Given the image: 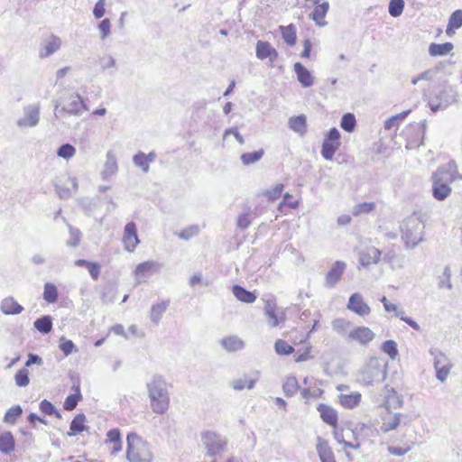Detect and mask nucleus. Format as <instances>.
<instances>
[{
  "label": "nucleus",
  "instance_id": "10",
  "mask_svg": "<svg viewBox=\"0 0 462 462\" xmlns=\"http://www.w3.org/2000/svg\"><path fill=\"white\" fill-rule=\"evenodd\" d=\"M86 110H88V107L84 104L82 97L79 94H72L64 100L63 106L59 112L80 116Z\"/></svg>",
  "mask_w": 462,
  "mask_h": 462
},
{
  "label": "nucleus",
  "instance_id": "56",
  "mask_svg": "<svg viewBox=\"0 0 462 462\" xmlns=\"http://www.w3.org/2000/svg\"><path fill=\"white\" fill-rule=\"evenodd\" d=\"M69 231V239L67 241V245L69 246L77 247L80 243V231L77 228L72 227L70 225H68Z\"/></svg>",
  "mask_w": 462,
  "mask_h": 462
},
{
  "label": "nucleus",
  "instance_id": "35",
  "mask_svg": "<svg viewBox=\"0 0 462 462\" xmlns=\"http://www.w3.org/2000/svg\"><path fill=\"white\" fill-rule=\"evenodd\" d=\"M299 383L295 376H289L285 379L282 390L287 397L293 396L299 390Z\"/></svg>",
  "mask_w": 462,
  "mask_h": 462
},
{
  "label": "nucleus",
  "instance_id": "54",
  "mask_svg": "<svg viewBox=\"0 0 462 462\" xmlns=\"http://www.w3.org/2000/svg\"><path fill=\"white\" fill-rule=\"evenodd\" d=\"M199 234V227L197 225L190 226L179 233V237L182 240H189Z\"/></svg>",
  "mask_w": 462,
  "mask_h": 462
},
{
  "label": "nucleus",
  "instance_id": "30",
  "mask_svg": "<svg viewBox=\"0 0 462 462\" xmlns=\"http://www.w3.org/2000/svg\"><path fill=\"white\" fill-rule=\"evenodd\" d=\"M170 305V300H162L160 303L153 304L151 308L150 319L151 320L158 324L161 320L162 315L166 311L167 308Z\"/></svg>",
  "mask_w": 462,
  "mask_h": 462
},
{
  "label": "nucleus",
  "instance_id": "44",
  "mask_svg": "<svg viewBox=\"0 0 462 462\" xmlns=\"http://www.w3.org/2000/svg\"><path fill=\"white\" fill-rule=\"evenodd\" d=\"M133 162L136 167L142 169V171L145 173L149 171L150 166L147 162L146 154L143 152H138L133 157Z\"/></svg>",
  "mask_w": 462,
  "mask_h": 462
},
{
  "label": "nucleus",
  "instance_id": "36",
  "mask_svg": "<svg viewBox=\"0 0 462 462\" xmlns=\"http://www.w3.org/2000/svg\"><path fill=\"white\" fill-rule=\"evenodd\" d=\"M282 36L284 42L292 46L296 43V29L293 24H290L288 26H281Z\"/></svg>",
  "mask_w": 462,
  "mask_h": 462
},
{
  "label": "nucleus",
  "instance_id": "1",
  "mask_svg": "<svg viewBox=\"0 0 462 462\" xmlns=\"http://www.w3.org/2000/svg\"><path fill=\"white\" fill-rule=\"evenodd\" d=\"M431 193L432 197L438 201H443L448 199L451 192V183L457 180H462V174L454 160L440 165L431 174Z\"/></svg>",
  "mask_w": 462,
  "mask_h": 462
},
{
  "label": "nucleus",
  "instance_id": "15",
  "mask_svg": "<svg viewBox=\"0 0 462 462\" xmlns=\"http://www.w3.org/2000/svg\"><path fill=\"white\" fill-rule=\"evenodd\" d=\"M125 247L127 251L133 252L139 244L137 236L136 225L134 222H128L125 226V234L123 237Z\"/></svg>",
  "mask_w": 462,
  "mask_h": 462
},
{
  "label": "nucleus",
  "instance_id": "11",
  "mask_svg": "<svg viewBox=\"0 0 462 462\" xmlns=\"http://www.w3.org/2000/svg\"><path fill=\"white\" fill-rule=\"evenodd\" d=\"M346 267V264L345 262L336 261L326 274L324 282L325 287L328 289L333 288L340 280Z\"/></svg>",
  "mask_w": 462,
  "mask_h": 462
},
{
  "label": "nucleus",
  "instance_id": "38",
  "mask_svg": "<svg viewBox=\"0 0 462 462\" xmlns=\"http://www.w3.org/2000/svg\"><path fill=\"white\" fill-rule=\"evenodd\" d=\"M43 299L48 303H54L58 300V289L55 284L46 282L44 284Z\"/></svg>",
  "mask_w": 462,
  "mask_h": 462
},
{
  "label": "nucleus",
  "instance_id": "2",
  "mask_svg": "<svg viewBox=\"0 0 462 462\" xmlns=\"http://www.w3.org/2000/svg\"><path fill=\"white\" fill-rule=\"evenodd\" d=\"M146 387L152 411L157 414L165 413L170 407V394L164 378L154 374Z\"/></svg>",
  "mask_w": 462,
  "mask_h": 462
},
{
  "label": "nucleus",
  "instance_id": "51",
  "mask_svg": "<svg viewBox=\"0 0 462 462\" xmlns=\"http://www.w3.org/2000/svg\"><path fill=\"white\" fill-rule=\"evenodd\" d=\"M40 410L46 415H55L57 418H61V414L57 411L55 406L47 400H42L40 402Z\"/></svg>",
  "mask_w": 462,
  "mask_h": 462
},
{
  "label": "nucleus",
  "instance_id": "60",
  "mask_svg": "<svg viewBox=\"0 0 462 462\" xmlns=\"http://www.w3.org/2000/svg\"><path fill=\"white\" fill-rule=\"evenodd\" d=\"M122 443L121 434L118 429H112L106 433V443Z\"/></svg>",
  "mask_w": 462,
  "mask_h": 462
},
{
  "label": "nucleus",
  "instance_id": "22",
  "mask_svg": "<svg viewBox=\"0 0 462 462\" xmlns=\"http://www.w3.org/2000/svg\"><path fill=\"white\" fill-rule=\"evenodd\" d=\"M220 344L227 352H236L245 347L244 341L237 336H229L221 339Z\"/></svg>",
  "mask_w": 462,
  "mask_h": 462
},
{
  "label": "nucleus",
  "instance_id": "24",
  "mask_svg": "<svg viewBox=\"0 0 462 462\" xmlns=\"http://www.w3.org/2000/svg\"><path fill=\"white\" fill-rule=\"evenodd\" d=\"M232 292L238 300L245 303H253L257 298L254 292L247 291L244 287L237 284L233 286Z\"/></svg>",
  "mask_w": 462,
  "mask_h": 462
},
{
  "label": "nucleus",
  "instance_id": "13",
  "mask_svg": "<svg viewBox=\"0 0 462 462\" xmlns=\"http://www.w3.org/2000/svg\"><path fill=\"white\" fill-rule=\"evenodd\" d=\"M375 337V334L368 327H357L348 334V338L361 345H367Z\"/></svg>",
  "mask_w": 462,
  "mask_h": 462
},
{
  "label": "nucleus",
  "instance_id": "63",
  "mask_svg": "<svg viewBox=\"0 0 462 462\" xmlns=\"http://www.w3.org/2000/svg\"><path fill=\"white\" fill-rule=\"evenodd\" d=\"M60 349L64 353L66 356L70 355L75 348V345L71 340L63 339L59 346Z\"/></svg>",
  "mask_w": 462,
  "mask_h": 462
},
{
  "label": "nucleus",
  "instance_id": "8",
  "mask_svg": "<svg viewBox=\"0 0 462 462\" xmlns=\"http://www.w3.org/2000/svg\"><path fill=\"white\" fill-rule=\"evenodd\" d=\"M430 355L434 357V368L436 370V376L440 382H444L450 371L451 365L446 356L441 351L438 349H431Z\"/></svg>",
  "mask_w": 462,
  "mask_h": 462
},
{
  "label": "nucleus",
  "instance_id": "64",
  "mask_svg": "<svg viewBox=\"0 0 462 462\" xmlns=\"http://www.w3.org/2000/svg\"><path fill=\"white\" fill-rule=\"evenodd\" d=\"M247 378L245 375L240 378L234 379L230 382V386L236 391H242L245 388Z\"/></svg>",
  "mask_w": 462,
  "mask_h": 462
},
{
  "label": "nucleus",
  "instance_id": "4",
  "mask_svg": "<svg viewBox=\"0 0 462 462\" xmlns=\"http://www.w3.org/2000/svg\"><path fill=\"white\" fill-rule=\"evenodd\" d=\"M423 230L424 225L418 217H409L402 223V239L407 248H414L422 241Z\"/></svg>",
  "mask_w": 462,
  "mask_h": 462
},
{
  "label": "nucleus",
  "instance_id": "19",
  "mask_svg": "<svg viewBox=\"0 0 462 462\" xmlns=\"http://www.w3.org/2000/svg\"><path fill=\"white\" fill-rule=\"evenodd\" d=\"M1 310L5 315H17L20 314L23 308L13 297L5 298L1 301Z\"/></svg>",
  "mask_w": 462,
  "mask_h": 462
},
{
  "label": "nucleus",
  "instance_id": "42",
  "mask_svg": "<svg viewBox=\"0 0 462 462\" xmlns=\"http://www.w3.org/2000/svg\"><path fill=\"white\" fill-rule=\"evenodd\" d=\"M117 171L116 159L111 152H107L105 169L103 173L106 176L113 175Z\"/></svg>",
  "mask_w": 462,
  "mask_h": 462
},
{
  "label": "nucleus",
  "instance_id": "20",
  "mask_svg": "<svg viewBox=\"0 0 462 462\" xmlns=\"http://www.w3.org/2000/svg\"><path fill=\"white\" fill-rule=\"evenodd\" d=\"M318 411L324 422L333 427L337 424V413L333 408L326 404H319Z\"/></svg>",
  "mask_w": 462,
  "mask_h": 462
},
{
  "label": "nucleus",
  "instance_id": "48",
  "mask_svg": "<svg viewBox=\"0 0 462 462\" xmlns=\"http://www.w3.org/2000/svg\"><path fill=\"white\" fill-rule=\"evenodd\" d=\"M14 381L17 386L25 387L29 384V371L26 368L18 370L14 375Z\"/></svg>",
  "mask_w": 462,
  "mask_h": 462
},
{
  "label": "nucleus",
  "instance_id": "3",
  "mask_svg": "<svg viewBox=\"0 0 462 462\" xmlns=\"http://www.w3.org/2000/svg\"><path fill=\"white\" fill-rule=\"evenodd\" d=\"M126 458L128 462H152L153 454L149 443L135 432H130L126 438Z\"/></svg>",
  "mask_w": 462,
  "mask_h": 462
},
{
  "label": "nucleus",
  "instance_id": "28",
  "mask_svg": "<svg viewBox=\"0 0 462 462\" xmlns=\"http://www.w3.org/2000/svg\"><path fill=\"white\" fill-rule=\"evenodd\" d=\"M60 46L61 40L55 35H51L50 39L46 42L43 50L41 51L40 56L42 58L48 57L56 52L57 51H59Z\"/></svg>",
  "mask_w": 462,
  "mask_h": 462
},
{
  "label": "nucleus",
  "instance_id": "57",
  "mask_svg": "<svg viewBox=\"0 0 462 462\" xmlns=\"http://www.w3.org/2000/svg\"><path fill=\"white\" fill-rule=\"evenodd\" d=\"M349 326L350 322L344 319H336L332 322L333 329L339 334H344L347 330Z\"/></svg>",
  "mask_w": 462,
  "mask_h": 462
},
{
  "label": "nucleus",
  "instance_id": "55",
  "mask_svg": "<svg viewBox=\"0 0 462 462\" xmlns=\"http://www.w3.org/2000/svg\"><path fill=\"white\" fill-rule=\"evenodd\" d=\"M264 315L266 316L268 325L271 328H275L279 326V324L284 320L283 312L278 313L276 311H273L271 313H265Z\"/></svg>",
  "mask_w": 462,
  "mask_h": 462
},
{
  "label": "nucleus",
  "instance_id": "45",
  "mask_svg": "<svg viewBox=\"0 0 462 462\" xmlns=\"http://www.w3.org/2000/svg\"><path fill=\"white\" fill-rule=\"evenodd\" d=\"M403 8V0H390L388 12L393 17L400 16L402 14Z\"/></svg>",
  "mask_w": 462,
  "mask_h": 462
},
{
  "label": "nucleus",
  "instance_id": "49",
  "mask_svg": "<svg viewBox=\"0 0 462 462\" xmlns=\"http://www.w3.org/2000/svg\"><path fill=\"white\" fill-rule=\"evenodd\" d=\"M451 278V271L448 265L445 266L443 273L439 276V288L443 289L447 288L448 290L452 289V283L450 281Z\"/></svg>",
  "mask_w": 462,
  "mask_h": 462
},
{
  "label": "nucleus",
  "instance_id": "50",
  "mask_svg": "<svg viewBox=\"0 0 462 462\" xmlns=\"http://www.w3.org/2000/svg\"><path fill=\"white\" fill-rule=\"evenodd\" d=\"M76 153V149L70 143H64L60 145L57 150V155L64 159H70Z\"/></svg>",
  "mask_w": 462,
  "mask_h": 462
},
{
  "label": "nucleus",
  "instance_id": "14",
  "mask_svg": "<svg viewBox=\"0 0 462 462\" xmlns=\"http://www.w3.org/2000/svg\"><path fill=\"white\" fill-rule=\"evenodd\" d=\"M255 54L259 60L269 59L271 63H273L278 57V51L274 49L270 42L258 41L256 42Z\"/></svg>",
  "mask_w": 462,
  "mask_h": 462
},
{
  "label": "nucleus",
  "instance_id": "7",
  "mask_svg": "<svg viewBox=\"0 0 462 462\" xmlns=\"http://www.w3.org/2000/svg\"><path fill=\"white\" fill-rule=\"evenodd\" d=\"M457 101V93L451 88L441 89L434 97L429 100V106L433 112L445 109Z\"/></svg>",
  "mask_w": 462,
  "mask_h": 462
},
{
  "label": "nucleus",
  "instance_id": "5",
  "mask_svg": "<svg viewBox=\"0 0 462 462\" xmlns=\"http://www.w3.org/2000/svg\"><path fill=\"white\" fill-rule=\"evenodd\" d=\"M387 363L383 359L372 357L360 371L358 381L365 385L383 382L386 378Z\"/></svg>",
  "mask_w": 462,
  "mask_h": 462
},
{
  "label": "nucleus",
  "instance_id": "23",
  "mask_svg": "<svg viewBox=\"0 0 462 462\" xmlns=\"http://www.w3.org/2000/svg\"><path fill=\"white\" fill-rule=\"evenodd\" d=\"M401 416V413H393L392 411H388V414L383 418L381 430L383 432H388L395 430L400 425Z\"/></svg>",
  "mask_w": 462,
  "mask_h": 462
},
{
  "label": "nucleus",
  "instance_id": "12",
  "mask_svg": "<svg viewBox=\"0 0 462 462\" xmlns=\"http://www.w3.org/2000/svg\"><path fill=\"white\" fill-rule=\"evenodd\" d=\"M347 309L361 317L367 316L371 312L370 307L364 301L359 292H355L349 297Z\"/></svg>",
  "mask_w": 462,
  "mask_h": 462
},
{
  "label": "nucleus",
  "instance_id": "59",
  "mask_svg": "<svg viewBox=\"0 0 462 462\" xmlns=\"http://www.w3.org/2000/svg\"><path fill=\"white\" fill-rule=\"evenodd\" d=\"M396 317L400 318L402 321L407 323L413 329H415L417 331H420V329H421L420 326L415 320H413L411 318L405 316L403 310H401V311H397Z\"/></svg>",
  "mask_w": 462,
  "mask_h": 462
},
{
  "label": "nucleus",
  "instance_id": "33",
  "mask_svg": "<svg viewBox=\"0 0 462 462\" xmlns=\"http://www.w3.org/2000/svg\"><path fill=\"white\" fill-rule=\"evenodd\" d=\"M462 26V10H456L453 12L448 19V27L446 32L448 35H451L454 29H458Z\"/></svg>",
  "mask_w": 462,
  "mask_h": 462
},
{
  "label": "nucleus",
  "instance_id": "21",
  "mask_svg": "<svg viewBox=\"0 0 462 462\" xmlns=\"http://www.w3.org/2000/svg\"><path fill=\"white\" fill-rule=\"evenodd\" d=\"M403 404V400L401 395L393 389H387V394L384 399V405L388 411L392 409L401 408Z\"/></svg>",
  "mask_w": 462,
  "mask_h": 462
},
{
  "label": "nucleus",
  "instance_id": "43",
  "mask_svg": "<svg viewBox=\"0 0 462 462\" xmlns=\"http://www.w3.org/2000/svg\"><path fill=\"white\" fill-rule=\"evenodd\" d=\"M155 263L152 261H147L138 264L135 269L136 277L138 279L146 277L150 273Z\"/></svg>",
  "mask_w": 462,
  "mask_h": 462
},
{
  "label": "nucleus",
  "instance_id": "17",
  "mask_svg": "<svg viewBox=\"0 0 462 462\" xmlns=\"http://www.w3.org/2000/svg\"><path fill=\"white\" fill-rule=\"evenodd\" d=\"M294 71L297 75L299 82L304 88L311 87L314 83L313 77L309 69H307L300 62L294 64Z\"/></svg>",
  "mask_w": 462,
  "mask_h": 462
},
{
  "label": "nucleus",
  "instance_id": "40",
  "mask_svg": "<svg viewBox=\"0 0 462 462\" xmlns=\"http://www.w3.org/2000/svg\"><path fill=\"white\" fill-rule=\"evenodd\" d=\"M264 154L263 149H259L252 152H245L241 155V161L244 165H250L260 161Z\"/></svg>",
  "mask_w": 462,
  "mask_h": 462
},
{
  "label": "nucleus",
  "instance_id": "39",
  "mask_svg": "<svg viewBox=\"0 0 462 462\" xmlns=\"http://www.w3.org/2000/svg\"><path fill=\"white\" fill-rule=\"evenodd\" d=\"M339 144L333 142L323 141L321 146V155L325 160L330 161L333 159L336 151L339 148Z\"/></svg>",
  "mask_w": 462,
  "mask_h": 462
},
{
  "label": "nucleus",
  "instance_id": "53",
  "mask_svg": "<svg viewBox=\"0 0 462 462\" xmlns=\"http://www.w3.org/2000/svg\"><path fill=\"white\" fill-rule=\"evenodd\" d=\"M382 350L392 359H394L398 356L397 344L393 340L384 341L382 345Z\"/></svg>",
  "mask_w": 462,
  "mask_h": 462
},
{
  "label": "nucleus",
  "instance_id": "9",
  "mask_svg": "<svg viewBox=\"0 0 462 462\" xmlns=\"http://www.w3.org/2000/svg\"><path fill=\"white\" fill-rule=\"evenodd\" d=\"M40 121V105L32 104L23 107V116L17 120L20 128L34 127Z\"/></svg>",
  "mask_w": 462,
  "mask_h": 462
},
{
  "label": "nucleus",
  "instance_id": "41",
  "mask_svg": "<svg viewBox=\"0 0 462 462\" xmlns=\"http://www.w3.org/2000/svg\"><path fill=\"white\" fill-rule=\"evenodd\" d=\"M76 393L69 395L64 402L63 407L66 411H73L82 396L79 391V386H74Z\"/></svg>",
  "mask_w": 462,
  "mask_h": 462
},
{
  "label": "nucleus",
  "instance_id": "34",
  "mask_svg": "<svg viewBox=\"0 0 462 462\" xmlns=\"http://www.w3.org/2000/svg\"><path fill=\"white\" fill-rule=\"evenodd\" d=\"M339 400L342 406L345 408L352 409L359 403L361 400V394L357 392L352 393L350 394H340Z\"/></svg>",
  "mask_w": 462,
  "mask_h": 462
},
{
  "label": "nucleus",
  "instance_id": "31",
  "mask_svg": "<svg viewBox=\"0 0 462 462\" xmlns=\"http://www.w3.org/2000/svg\"><path fill=\"white\" fill-rule=\"evenodd\" d=\"M317 443V452L319 457L320 461L328 460L329 458L334 457V454L329 448L328 442L320 437H318Z\"/></svg>",
  "mask_w": 462,
  "mask_h": 462
},
{
  "label": "nucleus",
  "instance_id": "58",
  "mask_svg": "<svg viewBox=\"0 0 462 462\" xmlns=\"http://www.w3.org/2000/svg\"><path fill=\"white\" fill-rule=\"evenodd\" d=\"M98 29L101 33L100 38L105 40L111 31V23L108 18H105L98 24Z\"/></svg>",
  "mask_w": 462,
  "mask_h": 462
},
{
  "label": "nucleus",
  "instance_id": "29",
  "mask_svg": "<svg viewBox=\"0 0 462 462\" xmlns=\"http://www.w3.org/2000/svg\"><path fill=\"white\" fill-rule=\"evenodd\" d=\"M15 441L10 431H5L0 435V451L9 454L14 450Z\"/></svg>",
  "mask_w": 462,
  "mask_h": 462
},
{
  "label": "nucleus",
  "instance_id": "27",
  "mask_svg": "<svg viewBox=\"0 0 462 462\" xmlns=\"http://www.w3.org/2000/svg\"><path fill=\"white\" fill-rule=\"evenodd\" d=\"M454 49L451 42L430 43L429 46V54L432 57L446 56Z\"/></svg>",
  "mask_w": 462,
  "mask_h": 462
},
{
  "label": "nucleus",
  "instance_id": "52",
  "mask_svg": "<svg viewBox=\"0 0 462 462\" xmlns=\"http://www.w3.org/2000/svg\"><path fill=\"white\" fill-rule=\"evenodd\" d=\"M275 352L278 355L288 356L294 352V348L282 339H278L274 344Z\"/></svg>",
  "mask_w": 462,
  "mask_h": 462
},
{
  "label": "nucleus",
  "instance_id": "6",
  "mask_svg": "<svg viewBox=\"0 0 462 462\" xmlns=\"http://www.w3.org/2000/svg\"><path fill=\"white\" fill-rule=\"evenodd\" d=\"M203 445L209 457L220 455L228 443L226 437L217 434L214 431H206L201 435Z\"/></svg>",
  "mask_w": 462,
  "mask_h": 462
},
{
  "label": "nucleus",
  "instance_id": "62",
  "mask_svg": "<svg viewBox=\"0 0 462 462\" xmlns=\"http://www.w3.org/2000/svg\"><path fill=\"white\" fill-rule=\"evenodd\" d=\"M324 140L328 142H333L334 143L340 145L341 143L339 131L336 127L331 128L327 134Z\"/></svg>",
  "mask_w": 462,
  "mask_h": 462
},
{
  "label": "nucleus",
  "instance_id": "16",
  "mask_svg": "<svg viewBox=\"0 0 462 462\" xmlns=\"http://www.w3.org/2000/svg\"><path fill=\"white\" fill-rule=\"evenodd\" d=\"M381 251L374 246L367 247L359 254V263L365 267L376 264L379 262Z\"/></svg>",
  "mask_w": 462,
  "mask_h": 462
},
{
  "label": "nucleus",
  "instance_id": "37",
  "mask_svg": "<svg viewBox=\"0 0 462 462\" xmlns=\"http://www.w3.org/2000/svg\"><path fill=\"white\" fill-rule=\"evenodd\" d=\"M340 126L344 131L347 133H353L356 126L355 115L352 113H346L343 115L340 121Z\"/></svg>",
  "mask_w": 462,
  "mask_h": 462
},
{
  "label": "nucleus",
  "instance_id": "26",
  "mask_svg": "<svg viewBox=\"0 0 462 462\" xmlns=\"http://www.w3.org/2000/svg\"><path fill=\"white\" fill-rule=\"evenodd\" d=\"M86 416L83 413L77 414L72 421L70 422L69 430L68 432V436L72 437L78 433H80L84 430H88V427L85 425Z\"/></svg>",
  "mask_w": 462,
  "mask_h": 462
},
{
  "label": "nucleus",
  "instance_id": "32",
  "mask_svg": "<svg viewBox=\"0 0 462 462\" xmlns=\"http://www.w3.org/2000/svg\"><path fill=\"white\" fill-rule=\"evenodd\" d=\"M34 328L42 334H48L52 329V319L51 316H42L33 323Z\"/></svg>",
  "mask_w": 462,
  "mask_h": 462
},
{
  "label": "nucleus",
  "instance_id": "46",
  "mask_svg": "<svg viewBox=\"0 0 462 462\" xmlns=\"http://www.w3.org/2000/svg\"><path fill=\"white\" fill-rule=\"evenodd\" d=\"M23 409L20 405L11 407L5 414L4 421L6 423H14L16 419L22 414Z\"/></svg>",
  "mask_w": 462,
  "mask_h": 462
},
{
  "label": "nucleus",
  "instance_id": "47",
  "mask_svg": "<svg viewBox=\"0 0 462 462\" xmlns=\"http://www.w3.org/2000/svg\"><path fill=\"white\" fill-rule=\"evenodd\" d=\"M375 208L374 202H363L354 206L352 213L354 216H359L361 214H367Z\"/></svg>",
  "mask_w": 462,
  "mask_h": 462
},
{
  "label": "nucleus",
  "instance_id": "61",
  "mask_svg": "<svg viewBox=\"0 0 462 462\" xmlns=\"http://www.w3.org/2000/svg\"><path fill=\"white\" fill-rule=\"evenodd\" d=\"M439 69L438 68H431L419 75L420 80L432 81L437 77Z\"/></svg>",
  "mask_w": 462,
  "mask_h": 462
},
{
  "label": "nucleus",
  "instance_id": "18",
  "mask_svg": "<svg viewBox=\"0 0 462 462\" xmlns=\"http://www.w3.org/2000/svg\"><path fill=\"white\" fill-rule=\"evenodd\" d=\"M329 9L328 2H323L321 5H318L315 6L313 12L310 14V18L313 20L317 25L320 27H324L327 25V22H325V17Z\"/></svg>",
  "mask_w": 462,
  "mask_h": 462
},
{
  "label": "nucleus",
  "instance_id": "25",
  "mask_svg": "<svg viewBox=\"0 0 462 462\" xmlns=\"http://www.w3.org/2000/svg\"><path fill=\"white\" fill-rule=\"evenodd\" d=\"M307 119L304 115L292 116L289 119V127L295 133L303 136L307 130Z\"/></svg>",
  "mask_w": 462,
  "mask_h": 462
}]
</instances>
